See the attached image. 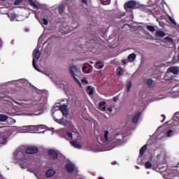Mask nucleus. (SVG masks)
<instances>
[{"label":"nucleus","mask_w":179,"mask_h":179,"mask_svg":"<svg viewBox=\"0 0 179 179\" xmlns=\"http://www.w3.org/2000/svg\"><path fill=\"white\" fill-rule=\"evenodd\" d=\"M124 8L128 12L129 9H139L141 4L135 1V0H130L124 3Z\"/></svg>","instance_id":"f257e3e1"},{"label":"nucleus","mask_w":179,"mask_h":179,"mask_svg":"<svg viewBox=\"0 0 179 179\" xmlns=\"http://www.w3.org/2000/svg\"><path fill=\"white\" fill-rule=\"evenodd\" d=\"M33 55H34V58L32 60V65L34 69H36V71H38V72H40V69L36 64V59H40V55H41L40 53V50L35 49L33 52Z\"/></svg>","instance_id":"f03ea898"},{"label":"nucleus","mask_w":179,"mask_h":179,"mask_svg":"<svg viewBox=\"0 0 179 179\" xmlns=\"http://www.w3.org/2000/svg\"><path fill=\"white\" fill-rule=\"evenodd\" d=\"M78 72H79V69H78V66H73L70 67V73H71V76L73 78L75 82H76V83H78V85H80V87H82V83H80L79 79H78L76 78V73Z\"/></svg>","instance_id":"7ed1b4c3"},{"label":"nucleus","mask_w":179,"mask_h":179,"mask_svg":"<svg viewBox=\"0 0 179 179\" xmlns=\"http://www.w3.org/2000/svg\"><path fill=\"white\" fill-rule=\"evenodd\" d=\"M25 153L27 155H37L38 153V148L35 145L29 146L25 149Z\"/></svg>","instance_id":"20e7f679"},{"label":"nucleus","mask_w":179,"mask_h":179,"mask_svg":"<svg viewBox=\"0 0 179 179\" xmlns=\"http://www.w3.org/2000/svg\"><path fill=\"white\" fill-rule=\"evenodd\" d=\"M66 135L67 136H69V138H71V139H72V141H78L79 139V133L76 131H72L71 133L67 131Z\"/></svg>","instance_id":"39448f33"},{"label":"nucleus","mask_w":179,"mask_h":179,"mask_svg":"<svg viewBox=\"0 0 179 179\" xmlns=\"http://www.w3.org/2000/svg\"><path fill=\"white\" fill-rule=\"evenodd\" d=\"M47 153L52 160H58V152H57V151L54 150H49Z\"/></svg>","instance_id":"423d86ee"},{"label":"nucleus","mask_w":179,"mask_h":179,"mask_svg":"<svg viewBox=\"0 0 179 179\" xmlns=\"http://www.w3.org/2000/svg\"><path fill=\"white\" fill-rule=\"evenodd\" d=\"M124 139V135L121 133H117L115 135V138L112 140L113 142H117V143H120V142H122V141Z\"/></svg>","instance_id":"0eeeda50"},{"label":"nucleus","mask_w":179,"mask_h":179,"mask_svg":"<svg viewBox=\"0 0 179 179\" xmlns=\"http://www.w3.org/2000/svg\"><path fill=\"white\" fill-rule=\"evenodd\" d=\"M59 110L64 117H67V115L69 114V112H68V106L66 105L61 106Z\"/></svg>","instance_id":"6e6552de"},{"label":"nucleus","mask_w":179,"mask_h":179,"mask_svg":"<svg viewBox=\"0 0 179 179\" xmlns=\"http://www.w3.org/2000/svg\"><path fill=\"white\" fill-rule=\"evenodd\" d=\"M168 71L171 73H173V75H178L179 73V68L178 66H172V67H169L168 69Z\"/></svg>","instance_id":"1a4fd4ad"},{"label":"nucleus","mask_w":179,"mask_h":179,"mask_svg":"<svg viewBox=\"0 0 179 179\" xmlns=\"http://www.w3.org/2000/svg\"><path fill=\"white\" fill-rule=\"evenodd\" d=\"M57 172L55 171H54V169H50L46 171V177L47 178H51V177H54V176H55V173Z\"/></svg>","instance_id":"9d476101"},{"label":"nucleus","mask_w":179,"mask_h":179,"mask_svg":"<svg viewBox=\"0 0 179 179\" xmlns=\"http://www.w3.org/2000/svg\"><path fill=\"white\" fill-rule=\"evenodd\" d=\"M66 170L67 173H73L75 171V166L72 164H67L66 165Z\"/></svg>","instance_id":"9b49d317"},{"label":"nucleus","mask_w":179,"mask_h":179,"mask_svg":"<svg viewBox=\"0 0 179 179\" xmlns=\"http://www.w3.org/2000/svg\"><path fill=\"white\" fill-rule=\"evenodd\" d=\"M173 78L174 77L173 76V75H171V73L169 71H168L164 76V80L167 81L171 80V79H173Z\"/></svg>","instance_id":"f8f14e48"},{"label":"nucleus","mask_w":179,"mask_h":179,"mask_svg":"<svg viewBox=\"0 0 179 179\" xmlns=\"http://www.w3.org/2000/svg\"><path fill=\"white\" fill-rule=\"evenodd\" d=\"M98 108L101 111H106L107 108V107L106 106V101L99 102Z\"/></svg>","instance_id":"ddd939ff"},{"label":"nucleus","mask_w":179,"mask_h":179,"mask_svg":"<svg viewBox=\"0 0 179 179\" xmlns=\"http://www.w3.org/2000/svg\"><path fill=\"white\" fill-rule=\"evenodd\" d=\"M139 118H141V112L137 113L132 118V122L134 124H138V121H139Z\"/></svg>","instance_id":"4468645a"},{"label":"nucleus","mask_w":179,"mask_h":179,"mask_svg":"<svg viewBox=\"0 0 179 179\" xmlns=\"http://www.w3.org/2000/svg\"><path fill=\"white\" fill-rule=\"evenodd\" d=\"M70 143L72 146H73V148H76V149H82V145H80L77 141H71Z\"/></svg>","instance_id":"2eb2a0df"},{"label":"nucleus","mask_w":179,"mask_h":179,"mask_svg":"<svg viewBox=\"0 0 179 179\" xmlns=\"http://www.w3.org/2000/svg\"><path fill=\"white\" fill-rule=\"evenodd\" d=\"M94 66L96 69H103L104 68V63L102 62H96L94 64Z\"/></svg>","instance_id":"dca6fc26"},{"label":"nucleus","mask_w":179,"mask_h":179,"mask_svg":"<svg viewBox=\"0 0 179 179\" xmlns=\"http://www.w3.org/2000/svg\"><path fill=\"white\" fill-rule=\"evenodd\" d=\"M148 149V145H144L139 151V156H143V155L145 154V152H146Z\"/></svg>","instance_id":"f3484780"},{"label":"nucleus","mask_w":179,"mask_h":179,"mask_svg":"<svg viewBox=\"0 0 179 179\" xmlns=\"http://www.w3.org/2000/svg\"><path fill=\"white\" fill-rule=\"evenodd\" d=\"M128 59L129 62H134L136 59V55L135 53H131L128 56Z\"/></svg>","instance_id":"a211bd4d"},{"label":"nucleus","mask_w":179,"mask_h":179,"mask_svg":"<svg viewBox=\"0 0 179 179\" xmlns=\"http://www.w3.org/2000/svg\"><path fill=\"white\" fill-rule=\"evenodd\" d=\"M155 37H166V33L163 31H157L155 33Z\"/></svg>","instance_id":"6ab92c4d"},{"label":"nucleus","mask_w":179,"mask_h":179,"mask_svg":"<svg viewBox=\"0 0 179 179\" xmlns=\"http://www.w3.org/2000/svg\"><path fill=\"white\" fill-rule=\"evenodd\" d=\"M94 92V90L92 88V86L89 85L87 87V93H88L89 96H92Z\"/></svg>","instance_id":"aec40b11"},{"label":"nucleus","mask_w":179,"mask_h":179,"mask_svg":"<svg viewBox=\"0 0 179 179\" xmlns=\"http://www.w3.org/2000/svg\"><path fill=\"white\" fill-rule=\"evenodd\" d=\"M147 30H148L149 31H151V33H155V31H156V28H155L152 25H148L146 27Z\"/></svg>","instance_id":"412c9836"},{"label":"nucleus","mask_w":179,"mask_h":179,"mask_svg":"<svg viewBox=\"0 0 179 179\" xmlns=\"http://www.w3.org/2000/svg\"><path fill=\"white\" fill-rule=\"evenodd\" d=\"M28 1L29 2V5L31 6H33L34 8H35V9H38V6H37V4H36L34 1H33V0H28Z\"/></svg>","instance_id":"4be33fe9"},{"label":"nucleus","mask_w":179,"mask_h":179,"mask_svg":"<svg viewBox=\"0 0 179 179\" xmlns=\"http://www.w3.org/2000/svg\"><path fill=\"white\" fill-rule=\"evenodd\" d=\"M145 83L148 87H150L153 85V80L151 78H148L145 81Z\"/></svg>","instance_id":"5701e85b"},{"label":"nucleus","mask_w":179,"mask_h":179,"mask_svg":"<svg viewBox=\"0 0 179 179\" xmlns=\"http://www.w3.org/2000/svg\"><path fill=\"white\" fill-rule=\"evenodd\" d=\"M64 10H65V7L64 6V4H62L58 7V12L59 15H61V13H63Z\"/></svg>","instance_id":"b1692460"},{"label":"nucleus","mask_w":179,"mask_h":179,"mask_svg":"<svg viewBox=\"0 0 179 179\" xmlns=\"http://www.w3.org/2000/svg\"><path fill=\"white\" fill-rule=\"evenodd\" d=\"M103 137L105 141H106V142H111V141H113V140L108 139V131H105Z\"/></svg>","instance_id":"393cba45"},{"label":"nucleus","mask_w":179,"mask_h":179,"mask_svg":"<svg viewBox=\"0 0 179 179\" xmlns=\"http://www.w3.org/2000/svg\"><path fill=\"white\" fill-rule=\"evenodd\" d=\"M8 120V116L6 115H0V121L1 122H5Z\"/></svg>","instance_id":"a878e982"},{"label":"nucleus","mask_w":179,"mask_h":179,"mask_svg":"<svg viewBox=\"0 0 179 179\" xmlns=\"http://www.w3.org/2000/svg\"><path fill=\"white\" fill-rule=\"evenodd\" d=\"M152 163L149 161H147L145 164V169H152Z\"/></svg>","instance_id":"bb28decb"},{"label":"nucleus","mask_w":179,"mask_h":179,"mask_svg":"<svg viewBox=\"0 0 179 179\" xmlns=\"http://www.w3.org/2000/svg\"><path fill=\"white\" fill-rule=\"evenodd\" d=\"M125 16V13H119L116 16L117 19H121L122 17H124Z\"/></svg>","instance_id":"cd10ccee"},{"label":"nucleus","mask_w":179,"mask_h":179,"mask_svg":"<svg viewBox=\"0 0 179 179\" xmlns=\"http://www.w3.org/2000/svg\"><path fill=\"white\" fill-rule=\"evenodd\" d=\"M169 20L171 22V23H172V24H177L176 20H174V19H173V17H171V16L169 17Z\"/></svg>","instance_id":"c85d7f7f"},{"label":"nucleus","mask_w":179,"mask_h":179,"mask_svg":"<svg viewBox=\"0 0 179 179\" xmlns=\"http://www.w3.org/2000/svg\"><path fill=\"white\" fill-rule=\"evenodd\" d=\"M82 70L83 71V72H90V69H87V66H83Z\"/></svg>","instance_id":"c756f323"},{"label":"nucleus","mask_w":179,"mask_h":179,"mask_svg":"<svg viewBox=\"0 0 179 179\" xmlns=\"http://www.w3.org/2000/svg\"><path fill=\"white\" fill-rule=\"evenodd\" d=\"M9 16L11 22L15 20V19H16V15L15 14H10Z\"/></svg>","instance_id":"7c9ffc66"},{"label":"nucleus","mask_w":179,"mask_h":179,"mask_svg":"<svg viewBox=\"0 0 179 179\" xmlns=\"http://www.w3.org/2000/svg\"><path fill=\"white\" fill-rule=\"evenodd\" d=\"M131 87H132V83L131 81H129L127 84V92H129L131 90Z\"/></svg>","instance_id":"2f4dec72"},{"label":"nucleus","mask_w":179,"mask_h":179,"mask_svg":"<svg viewBox=\"0 0 179 179\" xmlns=\"http://www.w3.org/2000/svg\"><path fill=\"white\" fill-rule=\"evenodd\" d=\"M43 22V24H45V26H47V24H48V20H47V19L44 18L42 20Z\"/></svg>","instance_id":"473e14b6"},{"label":"nucleus","mask_w":179,"mask_h":179,"mask_svg":"<svg viewBox=\"0 0 179 179\" xmlns=\"http://www.w3.org/2000/svg\"><path fill=\"white\" fill-rule=\"evenodd\" d=\"M82 83H85V85H87L89 83V81H87V80L83 78L81 80Z\"/></svg>","instance_id":"72a5a7b5"},{"label":"nucleus","mask_w":179,"mask_h":179,"mask_svg":"<svg viewBox=\"0 0 179 179\" xmlns=\"http://www.w3.org/2000/svg\"><path fill=\"white\" fill-rule=\"evenodd\" d=\"M81 3H83L84 5H86L87 6L88 3L87 0H80Z\"/></svg>","instance_id":"f704fd0d"},{"label":"nucleus","mask_w":179,"mask_h":179,"mask_svg":"<svg viewBox=\"0 0 179 179\" xmlns=\"http://www.w3.org/2000/svg\"><path fill=\"white\" fill-rule=\"evenodd\" d=\"M173 134V130L170 129L167 131V136H171V134Z\"/></svg>","instance_id":"c9c22d12"},{"label":"nucleus","mask_w":179,"mask_h":179,"mask_svg":"<svg viewBox=\"0 0 179 179\" xmlns=\"http://www.w3.org/2000/svg\"><path fill=\"white\" fill-rule=\"evenodd\" d=\"M165 39H166L167 41H169V42L173 41V38H170V37H169V36H166V37L165 38Z\"/></svg>","instance_id":"e433bc0d"},{"label":"nucleus","mask_w":179,"mask_h":179,"mask_svg":"<svg viewBox=\"0 0 179 179\" xmlns=\"http://www.w3.org/2000/svg\"><path fill=\"white\" fill-rule=\"evenodd\" d=\"M17 155H21L22 156H23V157H20V159H24V153L22 152H18Z\"/></svg>","instance_id":"4c0bfd02"},{"label":"nucleus","mask_w":179,"mask_h":179,"mask_svg":"<svg viewBox=\"0 0 179 179\" xmlns=\"http://www.w3.org/2000/svg\"><path fill=\"white\" fill-rule=\"evenodd\" d=\"M33 126H23L22 128H26L27 129H30Z\"/></svg>","instance_id":"58836bf2"},{"label":"nucleus","mask_w":179,"mask_h":179,"mask_svg":"<svg viewBox=\"0 0 179 179\" xmlns=\"http://www.w3.org/2000/svg\"><path fill=\"white\" fill-rule=\"evenodd\" d=\"M117 75H119V76H122V72L121 71V70L117 71Z\"/></svg>","instance_id":"ea45409f"},{"label":"nucleus","mask_w":179,"mask_h":179,"mask_svg":"<svg viewBox=\"0 0 179 179\" xmlns=\"http://www.w3.org/2000/svg\"><path fill=\"white\" fill-rule=\"evenodd\" d=\"M111 164H112L113 166H115V164H117V161H113V162H111Z\"/></svg>","instance_id":"a19ab883"},{"label":"nucleus","mask_w":179,"mask_h":179,"mask_svg":"<svg viewBox=\"0 0 179 179\" xmlns=\"http://www.w3.org/2000/svg\"><path fill=\"white\" fill-rule=\"evenodd\" d=\"M107 110L108 111H109V113H111L113 111V108H108Z\"/></svg>","instance_id":"79ce46f5"},{"label":"nucleus","mask_w":179,"mask_h":179,"mask_svg":"<svg viewBox=\"0 0 179 179\" xmlns=\"http://www.w3.org/2000/svg\"><path fill=\"white\" fill-rule=\"evenodd\" d=\"M162 117H163L164 120L162 121V122H164V120H166V115H162Z\"/></svg>","instance_id":"37998d69"},{"label":"nucleus","mask_w":179,"mask_h":179,"mask_svg":"<svg viewBox=\"0 0 179 179\" xmlns=\"http://www.w3.org/2000/svg\"><path fill=\"white\" fill-rule=\"evenodd\" d=\"M118 100V97H113V101H117Z\"/></svg>","instance_id":"c03bdc74"},{"label":"nucleus","mask_w":179,"mask_h":179,"mask_svg":"<svg viewBox=\"0 0 179 179\" xmlns=\"http://www.w3.org/2000/svg\"><path fill=\"white\" fill-rule=\"evenodd\" d=\"M6 139H8L6 137H5V136H2V140H3V141H6Z\"/></svg>","instance_id":"a18cd8bd"},{"label":"nucleus","mask_w":179,"mask_h":179,"mask_svg":"<svg viewBox=\"0 0 179 179\" xmlns=\"http://www.w3.org/2000/svg\"><path fill=\"white\" fill-rule=\"evenodd\" d=\"M122 64H127V62H125V60H122Z\"/></svg>","instance_id":"49530a36"},{"label":"nucleus","mask_w":179,"mask_h":179,"mask_svg":"<svg viewBox=\"0 0 179 179\" xmlns=\"http://www.w3.org/2000/svg\"><path fill=\"white\" fill-rule=\"evenodd\" d=\"M98 179H104L103 177H99Z\"/></svg>","instance_id":"de8ad7c7"},{"label":"nucleus","mask_w":179,"mask_h":179,"mask_svg":"<svg viewBox=\"0 0 179 179\" xmlns=\"http://www.w3.org/2000/svg\"><path fill=\"white\" fill-rule=\"evenodd\" d=\"M136 168L137 169V170L139 169V166H136Z\"/></svg>","instance_id":"09e8293b"},{"label":"nucleus","mask_w":179,"mask_h":179,"mask_svg":"<svg viewBox=\"0 0 179 179\" xmlns=\"http://www.w3.org/2000/svg\"><path fill=\"white\" fill-rule=\"evenodd\" d=\"M56 122H58V120H56Z\"/></svg>","instance_id":"8fccbe9b"},{"label":"nucleus","mask_w":179,"mask_h":179,"mask_svg":"<svg viewBox=\"0 0 179 179\" xmlns=\"http://www.w3.org/2000/svg\"><path fill=\"white\" fill-rule=\"evenodd\" d=\"M1 1H6V0H1Z\"/></svg>","instance_id":"3c124183"},{"label":"nucleus","mask_w":179,"mask_h":179,"mask_svg":"<svg viewBox=\"0 0 179 179\" xmlns=\"http://www.w3.org/2000/svg\"><path fill=\"white\" fill-rule=\"evenodd\" d=\"M14 103H17L16 101H14Z\"/></svg>","instance_id":"603ef678"}]
</instances>
